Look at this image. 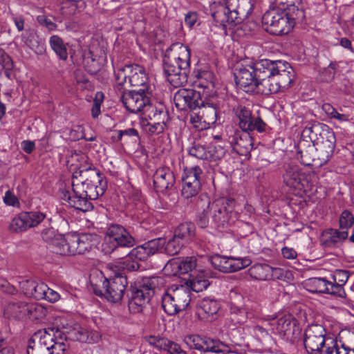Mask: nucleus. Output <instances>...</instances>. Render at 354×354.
Masks as SVG:
<instances>
[{
    "instance_id": "obj_1",
    "label": "nucleus",
    "mask_w": 354,
    "mask_h": 354,
    "mask_svg": "<svg viewBox=\"0 0 354 354\" xmlns=\"http://www.w3.org/2000/svg\"><path fill=\"white\" fill-rule=\"evenodd\" d=\"M234 75L236 84L243 91L268 95L288 90L295 77V71L286 62L262 59L238 66Z\"/></svg>"
},
{
    "instance_id": "obj_2",
    "label": "nucleus",
    "mask_w": 354,
    "mask_h": 354,
    "mask_svg": "<svg viewBox=\"0 0 354 354\" xmlns=\"http://www.w3.org/2000/svg\"><path fill=\"white\" fill-rule=\"evenodd\" d=\"M73 176L72 191L65 187L59 188L60 198L75 209L87 212L93 208L90 200L102 196L106 188V182L100 171L91 166L80 170Z\"/></svg>"
},
{
    "instance_id": "obj_3",
    "label": "nucleus",
    "mask_w": 354,
    "mask_h": 354,
    "mask_svg": "<svg viewBox=\"0 0 354 354\" xmlns=\"http://www.w3.org/2000/svg\"><path fill=\"white\" fill-rule=\"evenodd\" d=\"M190 57V49L182 43H174L166 50L163 59V71L167 81L173 86L180 87L187 83Z\"/></svg>"
},
{
    "instance_id": "obj_4",
    "label": "nucleus",
    "mask_w": 354,
    "mask_h": 354,
    "mask_svg": "<svg viewBox=\"0 0 354 354\" xmlns=\"http://www.w3.org/2000/svg\"><path fill=\"white\" fill-rule=\"evenodd\" d=\"M165 282L162 277H144L139 286L132 288L131 295H128L129 310L133 313L140 312L142 306L151 300L156 291L164 286Z\"/></svg>"
},
{
    "instance_id": "obj_5",
    "label": "nucleus",
    "mask_w": 354,
    "mask_h": 354,
    "mask_svg": "<svg viewBox=\"0 0 354 354\" xmlns=\"http://www.w3.org/2000/svg\"><path fill=\"white\" fill-rule=\"evenodd\" d=\"M115 91L128 88L129 86H141L151 88L145 68L140 65H127L115 71Z\"/></svg>"
},
{
    "instance_id": "obj_6",
    "label": "nucleus",
    "mask_w": 354,
    "mask_h": 354,
    "mask_svg": "<svg viewBox=\"0 0 354 354\" xmlns=\"http://www.w3.org/2000/svg\"><path fill=\"white\" fill-rule=\"evenodd\" d=\"M191 291L187 287L171 286L162 297V306L169 315H175L185 310L191 301Z\"/></svg>"
},
{
    "instance_id": "obj_7",
    "label": "nucleus",
    "mask_w": 354,
    "mask_h": 354,
    "mask_svg": "<svg viewBox=\"0 0 354 354\" xmlns=\"http://www.w3.org/2000/svg\"><path fill=\"white\" fill-rule=\"evenodd\" d=\"M127 284V277L117 274L109 279L104 278L102 287L93 283L91 286L96 295L104 297L109 302L118 303L124 295Z\"/></svg>"
},
{
    "instance_id": "obj_8",
    "label": "nucleus",
    "mask_w": 354,
    "mask_h": 354,
    "mask_svg": "<svg viewBox=\"0 0 354 354\" xmlns=\"http://www.w3.org/2000/svg\"><path fill=\"white\" fill-rule=\"evenodd\" d=\"M115 92L125 109L136 114L142 113L152 97L151 89L146 88L138 91L124 88Z\"/></svg>"
},
{
    "instance_id": "obj_9",
    "label": "nucleus",
    "mask_w": 354,
    "mask_h": 354,
    "mask_svg": "<svg viewBox=\"0 0 354 354\" xmlns=\"http://www.w3.org/2000/svg\"><path fill=\"white\" fill-rule=\"evenodd\" d=\"M205 205L209 209L212 221L216 227H224L234 222L232 214L235 201L233 198H221L211 203L209 198L205 196Z\"/></svg>"
},
{
    "instance_id": "obj_10",
    "label": "nucleus",
    "mask_w": 354,
    "mask_h": 354,
    "mask_svg": "<svg viewBox=\"0 0 354 354\" xmlns=\"http://www.w3.org/2000/svg\"><path fill=\"white\" fill-rule=\"evenodd\" d=\"M222 10L228 23L241 24L251 15L253 0H223Z\"/></svg>"
},
{
    "instance_id": "obj_11",
    "label": "nucleus",
    "mask_w": 354,
    "mask_h": 354,
    "mask_svg": "<svg viewBox=\"0 0 354 354\" xmlns=\"http://www.w3.org/2000/svg\"><path fill=\"white\" fill-rule=\"evenodd\" d=\"M234 112L237 124L242 131H265L266 124L261 117L254 115L249 107L239 104L234 109Z\"/></svg>"
},
{
    "instance_id": "obj_12",
    "label": "nucleus",
    "mask_w": 354,
    "mask_h": 354,
    "mask_svg": "<svg viewBox=\"0 0 354 354\" xmlns=\"http://www.w3.org/2000/svg\"><path fill=\"white\" fill-rule=\"evenodd\" d=\"M328 339L326 337V330L322 325L313 324L305 330L304 345L309 354H319Z\"/></svg>"
},
{
    "instance_id": "obj_13",
    "label": "nucleus",
    "mask_w": 354,
    "mask_h": 354,
    "mask_svg": "<svg viewBox=\"0 0 354 354\" xmlns=\"http://www.w3.org/2000/svg\"><path fill=\"white\" fill-rule=\"evenodd\" d=\"M189 156L199 160L216 161L225 153L224 148L211 144H206L201 140H194L187 148Z\"/></svg>"
},
{
    "instance_id": "obj_14",
    "label": "nucleus",
    "mask_w": 354,
    "mask_h": 354,
    "mask_svg": "<svg viewBox=\"0 0 354 354\" xmlns=\"http://www.w3.org/2000/svg\"><path fill=\"white\" fill-rule=\"evenodd\" d=\"M107 252H115L121 247L131 248L135 245V239L122 226L114 224L109 227L106 232Z\"/></svg>"
},
{
    "instance_id": "obj_15",
    "label": "nucleus",
    "mask_w": 354,
    "mask_h": 354,
    "mask_svg": "<svg viewBox=\"0 0 354 354\" xmlns=\"http://www.w3.org/2000/svg\"><path fill=\"white\" fill-rule=\"evenodd\" d=\"M203 171L200 167L186 168L182 176L181 196L185 199L196 197L201 189V178Z\"/></svg>"
},
{
    "instance_id": "obj_16",
    "label": "nucleus",
    "mask_w": 354,
    "mask_h": 354,
    "mask_svg": "<svg viewBox=\"0 0 354 354\" xmlns=\"http://www.w3.org/2000/svg\"><path fill=\"white\" fill-rule=\"evenodd\" d=\"M46 215L39 211L22 212L15 216L9 225L12 232H21L35 227L45 220Z\"/></svg>"
},
{
    "instance_id": "obj_17",
    "label": "nucleus",
    "mask_w": 354,
    "mask_h": 354,
    "mask_svg": "<svg viewBox=\"0 0 354 354\" xmlns=\"http://www.w3.org/2000/svg\"><path fill=\"white\" fill-rule=\"evenodd\" d=\"M205 96L194 89L180 88L174 96V102L177 109L195 110L204 103Z\"/></svg>"
},
{
    "instance_id": "obj_18",
    "label": "nucleus",
    "mask_w": 354,
    "mask_h": 354,
    "mask_svg": "<svg viewBox=\"0 0 354 354\" xmlns=\"http://www.w3.org/2000/svg\"><path fill=\"white\" fill-rule=\"evenodd\" d=\"M210 262L214 268L223 272H236L251 264L250 259L248 258L226 257L218 254L212 257Z\"/></svg>"
},
{
    "instance_id": "obj_19",
    "label": "nucleus",
    "mask_w": 354,
    "mask_h": 354,
    "mask_svg": "<svg viewBox=\"0 0 354 354\" xmlns=\"http://www.w3.org/2000/svg\"><path fill=\"white\" fill-rule=\"evenodd\" d=\"M336 138L334 132L328 128L315 145L317 159L320 165L326 163L333 156L335 147Z\"/></svg>"
},
{
    "instance_id": "obj_20",
    "label": "nucleus",
    "mask_w": 354,
    "mask_h": 354,
    "mask_svg": "<svg viewBox=\"0 0 354 354\" xmlns=\"http://www.w3.org/2000/svg\"><path fill=\"white\" fill-rule=\"evenodd\" d=\"M51 337L48 335L40 336L38 343L30 341L27 347V354H65L66 346L60 344H51L48 343Z\"/></svg>"
},
{
    "instance_id": "obj_21",
    "label": "nucleus",
    "mask_w": 354,
    "mask_h": 354,
    "mask_svg": "<svg viewBox=\"0 0 354 354\" xmlns=\"http://www.w3.org/2000/svg\"><path fill=\"white\" fill-rule=\"evenodd\" d=\"M196 260L195 257L174 259L167 263L165 269L167 271L170 270V274L172 275L195 274L200 270L197 268Z\"/></svg>"
},
{
    "instance_id": "obj_22",
    "label": "nucleus",
    "mask_w": 354,
    "mask_h": 354,
    "mask_svg": "<svg viewBox=\"0 0 354 354\" xmlns=\"http://www.w3.org/2000/svg\"><path fill=\"white\" fill-rule=\"evenodd\" d=\"M165 244L164 238H158L150 240L138 245L131 250L129 254L138 261H145L148 257L161 252Z\"/></svg>"
},
{
    "instance_id": "obj_23",
    "label": "nucleus",
    "mask_w": 354,
    "mask_h": 354,
    "mask_svg": "<svg viewBox=\"0 0 354 354\" xmlns=\"http://www.w3.org/2000/svg\"><path fill=\"white\" fill-rule=\"evenodd\" d=\"M229 142L233 151L240 156L250 155L253 148V139L248 131H235L229 137Z\"/></svg>"
},
{
    "instance_id": "obj_24",
    "label": "nucleus",
    "mask_w": 354,
    "mask_h": 354,
    "mask_svg": "<svg viewBox=\"0 0 354 354\" xmlns=\"http://www.w3.org/2000/svg\"><path fill=\"white\" fill-rule=\"evenodd\" d=\"M153 182L157 192L166 194L174 187L176 179L169 167H160L155 171L153 176Z\"/></svg>"
},
{
    "instance_id": "obj_25",
    "label": "nucleus",
    "mask_w": 354,
    "mask_h": 354,
    "mask_svg": "<svg viewBox=\"0 0 354 354\" xmlns=\"http://www.w3.org/2000/svg\"><path fill=\"white\" fill-rule=\"evenodd\" d=\"M274 333L283 339H290L294 337L297 321L290 315H285L279 318L273 319L270 323Z\"/></svg>"
},
{
    "instance_id": "obj_26",
    "label": "nucleus",
    "mask_w": 354,
    "mask_h": 354,
    "mask_svg": "<svg viewBox=\"0 0 354 354\" xmlns=\"http://www.w3.org/2000/svg\"><path fill=\"white\" fill-rule=\"evenodd\" d=\"M97 236L92 234H72L70 241L73 255L84 254L89 251L97 242Z\"/></svg>"
},
{
    "instance_id": "obj_27",
    "label": "nucleus",
    "mask_w": 354,
    "mask_h": 354,
    "mask_svg": "<svg viewBox=\"0 0 354 354\" xmlns=\"http://www.w3.org/2000/svg\"><path fill=\"white\" fill-rule=\"evenodd\" d=\"M328 128L326 124L318 122L308 123L301 132V140H308L310 144L315 145Z\"/></svg>"
},
{
    "instance_id": "obj_28",
    "label": "nucleus",
    "mask_w": 354,
    "mask_h": 354,
    "mask_svg": "<svg viewBox=\"0 0 354 354\" xmlns=\"http://www.w3.org/2000/svg\"><path fill=\"white\" fill-rule=\"evenodd\" d=\"M348 236L346 230L329 228L323 232L322 244L326 248H337L348 238Z\"/></svg>"
},
{
    "instance_id": "obj_29",
    "label": "nucleus",
    "mask_w": 354,
    "mask_h": 354,
    "mask_svg": "<svg viewBox=\"0 0 354 354\" xmlns=\"http://www.w3.org/2000/svg\"><path fill=\"white\" fill-rule=\"evenodd\" d=\"M142 114L144 118L152 122L167 123L169 120L168 112L162 104L154 105L150 101L147 105Z\"/></svg>"
},
{
    "instance_id": "obj_30",
    "label": "nucleus",
    "mask_w": 354,
    "mask_h": 354,
    "mask_svg": "<svg viewBox=\"0 0 354 354\" xmlns=\"http://www.w3.org/2000/svg\"><path fill=\"white\" fill-rule=\"evenodd\" d=\"M315 145L310 144L308 140H299L297 145V159L304 165H310L312 162L317 158V154H315Z\"/></svg>"
},
{
    "instance_id": "obj_31",
    "label": "nucleus",
    "mask_w": 354,
    "mask_h": 354,
    "mask_svg": "<svg viewBox=\"0 0 354 354\" xmlns=\"http://www.w3.org/2000/svg\"><path fill=\"white\" fill-rule=\"evenodd\" d=\"M306 289L313 293H325L334 296V291L331 290V281L326 278L313 277L305 281Z\"/></svg>"
},
{
    "instance_id": "obj_32",
    "label": "nucleus",
    "mask_w": 354,
    "mask_h": 354,
    "mask_svg": "<svg viewBox=\"0 0 354 354\" xmlns=\"http://www.w3.org/2000/svg\"><path fill=\"white\" fill-rule=\"evenodd\" d=\"M284 171L282 175L283 183L290 188L301 189V176L297 165L285 164Z\"/></svg>"
},
{
    "instance_id": "obj_33",
    "label": "nucleus",
    "mask_w": 354,
    "mask_h": 354,
    "mask_svg": "<svg viewBox=\"0 0 354 354\" xmlns=\"http://www.w3.org/2000/svg\"><path fill=\"white\" fill-rule=\"evenodd\" d=\"M189 279L186 282V286L189 290L199 292L205 290L209 286V281L207 279L209 272L199 270L196 273L189 274Z\"/></svg>"
},
{
    "instance_id": "obj_34",
    "label": "nucleus",
    "mask_w": 354,
    "mask_h": 354,
    "mask_svg": "<svg viewBox=\"0 0 354 354\" xmlns=\"http://www.w3.org/2000/svg\"><path fill=\"white\" fill-rule=\"evenodd\" d=\"M214 97L215 96H212L211 99L207 98L205 95L203 104L198 108L199 109L198 114L201 115V119L209 125L215 124L217 120V108L216 104L212 100Z\"/></svg>"
},
{
    "instance_id": "obj_35",
    "label": "nucleus",
    "mask_w": 354,
    "mask_h": 354,
    "mask_svg": "<svg viewBox=\"0 0 354 354\" xmlns=\"http://www.w3.org/2000/svg\"><path fill=\"white\" fill-rule=\"evenodd\" d=\"M72 235L64 236L57 235L50 244V250L59 255H73L71 244Z\"/></svg>"
},
{
    "instance_id": "obj_36",
    "label": "nucleus",
    "mask_w": 354,
    "mask_h": 354,
    "mask_svg": "<svg viewBox=\"0 0 354 354\" xmlns=\"http://www.w3.org/2000/svg\"><path fill=\"white\" fill-rule=\"evenodd\" d=\"M284 10H280L279 8H274L268 10L262 17V24L265 30L273 35L274 29L277 28L283 17Z\"/></svg>"
},
{
    "instance_id": "obj_37",
    "label": "nucleus",
    "mask_w": 354,
    "mask_h": 354,
    "mask_svg": "<svg viewBox=\"0 0 354 354\" xmlns=\"http://www.w3.org/2000/svg\"><path fill=\"white\" fill-rule=\"evenodd\" d=\"M220 308L219 303L212 298H204L198 303V312L204 318L208 319L216 315Z\"/></svg>"
},
{
    "instance_id": "obj_38",
    "label": "nucleus",
    "mask_w": 354,
    "mask_h": 354,
    "mask_svg": "<svg viewBox=\"0 0 354 354\" xmlns=\"http://www.w3.org/2000/svg\"><path fill=\"white\" fill-rule=\"evenodd\" d=\"M348 277V273L346 270H338L335 272L333 276V281H331L332 286H330L334 291V297L341 298L346 297L343 286L347 282Z\"/></svg>"
},
{
    "instance_id": "obj_39",
    "label": "nucleus",
    "mask_w": 354,
    "mask_h": 354,
    "mask_svg": "<svg viewBox=\"0 0 354 354\" xmlns=\"http://www.w3.org/2000/svg\"><path fill=\"white\" fill-rule=\"evenodd\" d=\"M248 272L251 278L258 281L270 280L273 277V268L265 263L254 264L248 269Z\"/></svg>"
},
{
    "instance_id": "obj_40",
    "label": "nucleus",
    "mask_w": 354,
    "mask_h": 354,
    "mask_svg": "<svg viewBox=\"0 0 354 354\" xmlns=\"http://www.w3.org/2000/svg\"><path fill=\"white\" fill-rule=\"evenodd\" d=\"M201 352H212V353H230L232 351L229 348V346L223 344L220 341L214 340L207 337H202V342Z\"/></svg>"
},
{
    "instance_id": "obj_41",
    "label": "nucleus",
    "mask_w": 354,
    "mask_h": 354,
    "mask_svg": "<svg viewBox=\"0 0 354 354\" xmlns=\"http://www.w3.org/2000/svg\"><path fill=\"white\" fill-rule=\"evenodd\" d=\"M322 110L330 119L336 120L339 122H348L353 119L351 113L343 109L337 110L329 103H324L322 105Z\"/></svg>"
},
{
    "instance_id": "obj_42",
    "label": "nucleus",
    "mask_w": 354,
    "mask_h": 354,
    "mask_svg": "<svg viewBox=\"0 0 354 354\" xmlns=\"http://www.w3.org/2000/svg\"><path fill=\"white\" fill-rule=\"evenodd\" d=\"M28 303L10 302L4 308V313L9 317L24 319L27 316Z\"/></svg>"
},
{
    "instance_id": "obj_43",
    "label": "nucleus",
    "mask_w": 354,
    "mask_h": 354,
    "mask_svg": "<svg viewBox=\"0 0 354 354\" xmlns=\"http://www.w3.org/2000/svg\"><path fill=\"white\" fill-rule=\"evenodd\" d=\"M23 41L30 49L35 52L41 53L43 49V41L39 39L36 31L34 29H28L21 36Z\"/></svg>"
},
{
    "instance_id": "obj_44",
    "label": "nucleus",
    "mask_w": 354,
    "mask_h": 354,
    "mask_svg": "<svg viewBox=\"0 0 354 354\" xmlns=\"http://www.w3.org/2000/svg\"><path fill=\"white\" fill-rule=\"evenodd\" d=\"M176 238L184 243L191 241L195 236V225L192 223H184L180 224L176 229L174 235Z\"/></svg>"
},
{
    "instance_id": "obj_45",
    "label": "nucleus",
    "mask_w": 354,
    "mask_h": 354,
    "mask_svg": "<svg viewBox=\"0 0 354 354\" xmlns=\"http://www.w3.org/2000/svg\"><path fill=\"white\" fill-rule=\"evenodd\" d=\"M49 44L57 56L62 60H66L68 58L67 44L58 35H53L49 39Z\"/></svg>"
},
{
    "instance_id": "obj_46",
    "label": "nucleus",
    "mask_w": 354,
    "mask_h": 354,
    "mask_svg": "<svg viewBox=\"0 0 354 354\" xmlns=\"http://www.w3.org/2000/svg\"><path fill=\"white\" fill-rule=\"evenodd\" d=\"M284 12L291 21H293L295 25L297 22H302L305 17V12L301 0H295L294 4H292L290 7H286Z\"/></svg>"
},
{
    "instance_id": "obj_47",
    "label": "nucleus",
    "mask_w": 354,
    "mask_h": 354,
    "mask_svg": "<svg viewBox=\"0 0 354 354\" xmlns=\"http://www.w3.org/2000/svg\"><path fill=\"white\" fill-rule=\"evenodd\" d=\"M100 56L95 54L93 50L84 53L83 62L86 70L91 74L95 73L100 68L99 63Z\"/></svg>"
},
{
    "instance_id": "obj_48",
    "label": "nucleus",
    "mask_w": 354,
    "mask_h": 354,
    "mask_svg": "<svg viewBox=\"0 0 354 354\" xmlns=\"http://www.w3.org/2000/svg\"><path fill=\"white\" fill-rule=\"evenodd\" d=\"M51 337L50 340H48V343L51 344H60L66 346V351L68 348V345L66 343V336L59 328L54 327H49L44 329V334L41 336L48 335Z\"/></svg>"
},
{
    "instance_id": "obj_49",
    "label": "nucleus",
    "mask_w": 354,
    "mask_h": 354,
    "mask_svg": "<svg viewBox=\"0 0 354 354\" xmlns=\"http://www.w3.org/2000/svg\"><path fill=\"white\" fill-rule=\"evenodd\" d=\"M198 86L204 90L214 88V75L212 72L207 70H201L196 74ZM205 91H203V93Z\"/></svg>"
},
{
    "instance_id": "obj_50",
    "label": "nucleus",
    "mask_w": 354,
    "mask_h": 354,
    "mask_svg": "<svg viewBox=\"0 0 354 354\" xmlns=\"http://www.w3.org/2000/svg\"><path fill=\"white\" fill-rule=\"evenodd\" d=\"M140 125L147 134L158 135L164 131L166 123L152 122L147 120V118H142Z\"/></svg>"
},
{
    "instance_id": "obj_51",
    "label": "nucleus",
    "mask_w": 354,
    "mask_h": 354,
    "mask_svg": "<svg viewBox=\"0 0 354 354\" xmlns=\"http://www.w3.org/2000/svg\"><path fill=\"white\" fill-rule=\"evenodd\" d=\"M114 133L115 135L111 137L114 142L120 141L123 138H124L125 141H127V138H130L135 142L140 140L138 132L134 128H129L124 130H115L114 131Z\"/></svg>"
},
{
    "instance_id": "obj_52",
    "label": "nucleus",
    "mask_w": 354,
    "mask_h": 354,
    "mask_svg": "<svg viewBox=\"0 0 354 354\" xmlns=\"http://www.w3.org/2000/svg\"><path fill=\"white\" fill-rule=\"evenodd\" d=\"M75 338L80 342L93 344L99 340L100 336L96 331L80 328L75 333Z\"/></svg>"
},
{
    "instance_id": "obj_53",
    "label": "nucleus",
    "mask_w": 354,
    "mask_h": 354,
    "mask_svg": "<svg viewBox=\"0 0 354 354\" xmlns=\"http://www.w3.org/2000/svg\"><path fill=\"white\" fill-rule=\"evenodd\" d=\"M46 309L42 306L35 303H30L28 305L26 317L32 320L41 319L46 317Z\"/></svg>"
},
{
    "instance_id": "obj_54",
    "label": "nucleus",
    "mask_w": 354,
    "mask_h": 354,
    "mask_svg": "<svg viewBox=\"0 0 354 354\" xmlns=\"http://www.w3.org/2000/svg\"><path fill=\"white\" fill-rule=\"evenodd\" d=\"M279 22L280 23L277 28L274 29V30L273 35H286L290 32L295 26L293 21H291L285 12L283 14V18Z\"/></svg>"
},
{
    "instance_id": "obj_55",
    "label": "nucleus",
    "mask_w": 354,
    "mask_h": 354,
    "mask_svg": "<svg viewBox=\"0 0 354 354\" xmlns=\"http://www.w3.org/2000/svg\"><path fill=\"white\" fill-rule=\"evenodd\" d=\"M337 66V63L331 62L327 67L320 71L318 75V80L324 82L332 81L335 77Z\"/></svg>"
},
{
    "instance_id": "obj_56",
    "label": "nucleus",
    "mask_w": 354,
    "mask_h": 354,
    "mask_svg": "<svg viewBox=\"0 0 354 354\" xmlns=\"http://www.w3.org/2000/svg\"><path fill=\"white\" fill-rule=\"evenodd\" d=\"M198 206H201L203 209L196 216V223L200 227L205 228L209 223V212H210L209 209L207 208V205H205V198L201 199V201L198 203Z\"/></svg>"
},
{
    "instance_id": "obj_57",
    "label": "nucleus",
    "mask_w": 354,
    "mask_h": 354,
    "mask_svg": "<svg viewBox=\"0 0 354 354\" xmlns=\"http://www.w3.org/2000/svg\"><path fill=\"white\" fill-rule=\"evenodd\" d=\"M184 245V242H182L177 239V237L176 238V236H174L167 243L165 242L162 250H164L167 254L173 256L177 254Z\"/></svg>"
},
{
    "instance_id": "obj_58",
    "label": "nucleus",
    "mask_w": 354,
    "mask_h": 354,
    "mask_svg": "<svg viewBox=\"0 0 354 354\" xmlns=\"http://www.w3.org/2000/svg\"><path fill=\"white\" fill-rule=\"evenodd\" d=\"M230 319L234 325L244 323L247 319V313L245 310L232 305L230 307Z\"/></svg>"
},
{
    "instance_id": "obj_59",
    "label": "nucleus",
    "mask_w": 354,
    "mask_h": 354,
    "mask_svg": "<svg viewBox=\"0 0 354 354\" xmlns=\"http://www.w3.org/2000/svg\"><path fill=\"white\" fill-rule=\"evenodd\" d=\"M120 266L124 270H127L130 272L137 271L140 269V265L131 254L129 253L127 257L122 259L120 262Z\"/></svg>"
},
{
    "instance_id": "obj_60",
    "label": "nucleus",
    "mask_w": 354,
    "mask_h": 354,
    "mask_svg": "<svg viewBox=\"0 0 354 354\" xmlns=\"http://www.w3.org/2000/svg\"><path fill=\"white\" fill-rule=\"evenodd\" d=\"M184 342L191 349H196L201 351L202 336L198 335H189L184 337Z\"/></svg>"
},
{
    "instance_id": "obj_61",
    "label": "nucleus",
    "mask_w": 354,
    "mask_h": 354,
    "mask_svg": "<svg viewBox=\"0 0 354 354\" xmlns=\"http://www.w3.org/2000/svg\"><path fill=\"white\" fill-rule=\"evenodd\" d=\"M339 223L340 229L347 231L354 223V218L350 212L345 210L341 214Z\"/></svg>"
},
{
    "instance_id": "obj_62",
    "label": "nucleus",
    "mask_w": 354,
    "mask_h": 354,
    "mask_svg": "<svg viewBox=\"0 0 354 354\" xmlns=\"http://www.w3.org/2000/svg\"><path fill=\"white\" fill-rule=\"evenodd\" d=\"M104 100V94L102 92H97L93 100V104L91 108V115L93 118H97L101 113V104Z\"/></svg>"
},
{
    "instance_id": "obj_63",
    "label": "nucleus",
    "mask_w": 354,
    "mask_h": 354,
    "mask_svg": "<svg viewBox=\"0 0 354 354\" xmlns=\"http://www.w3.org/2000/svg\"><path fill=\"white\" fill-rule=\"evenodd\" d=\"M339 346L335 339L328 337L326 344L319 354H339Z\"/></svg>"
},
{
    "instance_id": "obj_64",
    "label": "nucleus",
    "mask_w": 354,
    "mask_h": 354,
    "mask_svg": "<svg viewBox=\"0 0 354 354\" xmlns=\"http://www.w3.org/2000/svg\"><path fill=\"white\" fill-rule=\"evenodd\" d=\"M0 291L7 295H16L18 294V290L1 277H0Z\"/></svg>"
}]
</instances>
